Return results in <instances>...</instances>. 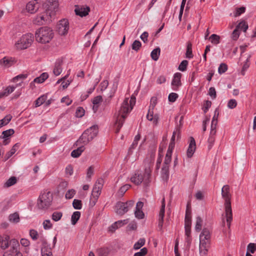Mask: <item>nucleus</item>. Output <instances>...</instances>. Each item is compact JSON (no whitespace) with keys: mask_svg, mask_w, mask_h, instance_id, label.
Returning a JSON list of instances; mask_svg holds the SVG:
<instances>
[{"mask_svg":"<svg viewBox=\"0 0 256 256\" xmlns=\"http://www.w3.org/2000/svg\"><path fill=\"white\" fill-rule=\"evenodd\" d=\"M136 103V97L132 95L129 101L128 98H126L121 106L117 116L115 123L116 128V132L118 133L120 128L123 125L125 118L127 117L128 114L132 109L133 106Z\"/></svg>","mask_w":256,"mask_h":256,"instance_id":"obj_1","label":"nucleus"},{"mask_svg":"<svg viewBox=\"0 0 256 256\" xmlns=\"http://www.w3.org/2000/svg\"><path fill=\"white\" fill-rule=\"evenodd\" d=\"M222 195L224 199V211L227 226L230 228V224L232 220V213L231 206V194H230V188L228 185L224 186L222 189Z\"/></svg>","mask_w":256,"mask_h":256,"instance_id":"obj_2","label":"nucleus"},{"mask_svg":"<svg viewBox=\"0 0 256 256\" xmlns=\"http://www.w3.org/2000/svg\"><path fill=\"white\" fill-rule=\"evenodd\" d=\"M98 126L96 125L92 126L84 131L80 138L75 142L76 146H84L88 144L98 134Z\"/></svg>","mask_w":256,"mask_h":256,"instance_id":"obj_3","label":"nucleus"},{"mask_svg":"<svg viewBox=\"0 0 256 256\" xmlns=\"http://www.w3.org/2000/svg\"><path fill=\"white\" fill-rule=\"evenodd\" d=\"M98 126L96 125L92 126L84 131L80 138L75 142L76 146H84L88 144L98 134Z\"/></svg>","mask_w":256,"mask_h":256,"instance_id":"obj_4","label":"nucleus"},{"mask_svg":"<svg viewBox=\"0 0 256 256\" xmlns=\"http://www.w3.org/2000/svg\"><path fill=\"white\" fill-rule=\"evenodd\" d=\"M36 40L40 43H48L54 37L52 30L48 27H41L38 30L35 34Z\"/></svg>","mask_w":256,"mask_h":256,"instance_id":"obj_5","label":"nucleus"},{"mask_svg":"<svg viewBox=\"0 0 256 256\" xmlns=\"http://www.w3.org/2000/svg\"><path fill=\"white\" fill-rule=\"evenodd\" d=\"M151 170L150 167L145 168L144 176L139 171H136L134 174L131 177L130 180L136 185L140 184L144 180L145 185L147 186L150 182Z\"/></svg>","mask_w":256,"mask_h":256,"instance_id":"obj_6","label":"nucleus"},{"mask_svg":"<svg viewBox=\"0 0 256 256\" xmlns=\"http://www.w3.org/2000/svg\"><path fill=\"white\" fill-rule=\"evenodd\" d=\"M52 200V195L50 192L41 194L38 200L37 206L40 209L48 208Z\"/></svg>","mask_w":256,"mask_h":256,"instance_id":"obj_7","label":"nucleus"},{"mask_svg":"<svg viewBox=\"0 0 256 256\" xmlns=\"http://www.w3.org/2000/svg\"><path fill=\"white\" fill-rule=\"evenodd\" d=\"M134 204V201L133 200H128L126 202H118L115 206V212L118 215L122 216L132 208Z\"/></svg>","mask_w":256,"mask_h":256,"instance_id":"obj_8","label":"nucleus"},{"mask_svg":"<svg viewBox=\"0 0 256 256\" xmlns=\"http://www.w3.org/2000/svg\"><path fill=\"white\" fill-rule=\"evenodd\" d=\"M34 38L32 34H24L16 44L15 46L18 50L26 49L32 44Z\"/></svg>","mask_w":256,"mask_h":256,"instance_id":"obj_9","label":"nucleus"},{"mask_svg":"<svg viewBox=\"0 0 256 256\" xmlns=\"http://www.w3.org/2000/svg\"><path fill=\"white\" fill-rule=\"evenodd\" d=\"M51 10L48 8L44 12L37 16L34 20V23L36 24L41 26L49 23L51 21V18L52 16Z\"/></svg>","mask_w":256,"mask_h":256,"instance_id":"obj_10","label":"nucleus"},{"mask_svg":"<svg viewBox=\"0 0 256 256\" xmlns=\"http://www.w3.org/2000/svg\"><path fill=\"white\" fill-rule=\"evenodd\" d=\"M58 32L59 34L65 36L69 30V22L68 20L63 19L59 21L57 26Z\"/></svg>","mask_w":256,"mask_h":256,"instance_id":"obj_11","label":"nucleus"},{"mask_svg":"<svg viewBox=\"0 0 256 256\" xmlns=\"http://www.w3.org/2000/svg\"><path fill=\"white\" fill-rule=\"evenodd\" d=\"M182 74L180 72H176L174 76V78L172 82V90H177L179 86L182 85L181 78Z\"/></svg>","mask_w":256,"mask_h":256,"instance_id":"obj_12","label":"nucleus"},{"mask_svg":"<svg viewBox=\"0 0 256 256\" xmlns=\"http://www.w3.org/2000/svg\"><path fill=\"white\" fill-rule=\"evenodd\" d=\"M75 6L74 12L76 14L81 17L87 16L90 11V8L87 6L84 7L83 6Z\"/></svg>","mask_w":256,"mask_h":256,"instance_id":"obj_13","label":"nucleus"},{"mask_svg":"<svg viewBox=\"0 0 256 256\" xmlns=\"http://www.w3.org/2000/svg\"><path fill=\"white\" fill-rule=\"evenodd\" d=\"M196 149V141L192 136L190 138V143L186 152V156L188 158H191Z\"/></svg>","mask_w":256,"mask_h":256,"instance_id":"obj_14","label":"nucleus"},{"mask_svg":"<svg viewBox=\"0 0 256 256\" xmlns=\"http://www.w3.org/2000/svg\"><path fill=\"white\" fill-rule=\"evenodd\" d=\"M143 206L144 203L142 202H138L136 204L134 215L138 219H142L144 218V214L142 210Z\"/></svg>","mask_w":256,"mask_h":256,"instance_id":"obj_15","label":"nucleus"},{"mask_svg":"<svg viewBox=\"0 0 256 256\" xmlns=\"http://www.w3.org/2000/svg\"><path fill=\"white\" fill-rule=\"evenodd\" d=\"M164 209H165V200L164 198H163L162 201V206L161 208L159 213V220H158V228L162 230L163 222H164Z\"/></svg>","mask_w":256,"mask_h":256,"instance_id":"obj_16","label":"nucleus"},{"mask_svg":"<svg viewBox=\"0 0 256 256\" xmlns=\"http://www.w3.org/2000/svg\"><path fill=\"white\" fill-rule=\"evenodd\" d=\"M46 10H48L50 8L52 12V14L53 16L54 14V10L57 8L58 6V0H50L46 3L45 4Z\"/></svg>","mask_w":256,"mask_h":256,"instance_id":"obj_17","label":"nucleus"},{"mask_svg":"<svg viewBox=\"0 0 256 256\" xmlns=\"http://www.w3.org/2000/svg\"><path fill=\"white\" fill-rule=\"evenodd\" d=\"M38 9V4L36 0L28 2L26 6V10L31 14L35 12Z\"/></svg>","mask_w":256,"mask_h":256,"instance_id":"obj_18","label":"nucleus"},{"mask_svg":"<svg viewBox=\"0 0 256 256\" xmlns=\"http://www.w3.org/2000/svg\"><path fill=\"white\" fill-rule=\"evenodd\" d=\"M62 60H58L55 64L54 68L53 70V73L56 76L60 75L62 72Z\"/></svg>","mask_w":256,"mask_h":256,"instance_id":"obj_19","label":"nucleus"},{"mask_svg":"<svg viewBox=\"0 0 256 256\" xmlns=\"http://www.w3.org/2000/svg\"><path fill=\"white\" fill-rule=\"evenodd\" d=\"M147 119L150 121H153V123L156 125L158 123V114H155L153 116V112L150 110V109H149L148 111V113L146 116Z\"/></svg>","mask_w":256,"mask_h":256,"instance_id":"obj_20","label":"nucleus"},{"mask_svg":"<svg viewBox=\"0 0 256 256\" xmlns=\"http://www.w3.org/2000/svg\"><path fill=\"white\" fill-rule=\"evenodd\" d=\"M78 148L73 150L71 152V156L73 158L79 157L82 153L84 150L85 148L83 146H78Z\"/></svg>","mask_w":256,"mask_h":256,"instance_id":"obj_21","label":"nucleus"},{"mask_svg":"<svg viewBox=\"0 0 256 256\" xmlns=\"http://www.w3.org/2000/svg\"><path fill=\"white\" fill-rule=\"evenodd\" d=\"M10 248L12 251H14V252H18V248L20 246V244L18 240L16 239H12L10 241Z\"/></svg>","mask_w":256,"mask_h":256,"instance_id":"obj_22","label":"nucleus"},{"mask_svg":"<svg viewBox=\"0 0 256 256\" xmlns=\"http://www.w3.org/2000/svg\"><path fill=\"white\" fill-rule=\"evenodd\" d=\"M210 235L208 230L206 228H204L202 230L200 236V240H208L210 239Z\"/></svg>","mask_w":256,"mask_h":256,"instance_id":"obj_23","label":"nucleus"},{"mask_svg":"<svg viewBox=\"0 0 256 256\" xmlns=\"http://www.w3.org/2000/svg\"><path fill=\"white\" fill-rule=\"evenodd\" d=\"M48 77V74L47 72H43L40 76L35 78L33 81L34 82L41 84L44 82Z\"/></svg>","mask_w":256,"mask_h":256,"instance_id":"obj_24","label":"nucleus"},{"mask_svg":"<svg viewBox=\"0 0 256 256\" xmlns=\"http://www.w3.org/2000/svg\"><path fill=\"white\" fill-rule=\"evenodd\" d=\"M42 256H53L51 248L45 246L41 248Z\"/></svg>","mask_w":256,"mask_h":256,"instance_id":"obj_25","label":"nucleus"},{"mask_svg":"<svg viewBox=\"0 0 256 256\" xmlns=\"http://www.w3.org/2000/svg\"><path fill=\"white\" fill-rule=\"evenodd\" d=\"M10 236H6L4 238H2L0 242V247L2 248L5 250L8 248L10 244L9 242Z\"/></svg>","mask_w":256,"mask_h":256,"instance_id":"obj_26","label":"nucleus"},{"mask_svg":"<svg viewBox=\"0 0 256 256\" xmlns=\"http://www.w3.org/2000/svg\"><path fill=\"white\" fill-rule=\"evenodd\" d=\"M17 182V178L15 176H11L4 184L5 188H8L16 184Z\"/></svg>","mask_w":256,"mask_h":256,"instance_id":"obj_27","label":"nucleus"},{"mask_svg":"<svg viewBox=\"0 0 256 256\" xmlns=\"http://www.w3.org/2000/svg\"><path fill=\"white\" fill-rule=\"evenodd\" d=\"M80 212L78 211L74 212L71 218V222L72 224L73 225H74L76 224L78 220L80 219Z\"/></svg>","mask_w":256,"mask_h":256,"instance_id":"obj_28","label":"nucleus"},{"mask_svg":"<svg viewBox=\"0 0 256 256\" xmlns=\"http://www.w3.org/2000/svg\"><path fill=\"white\" fill-rule=\"evenodd\" d=\"M162 177L164 179L167 180L169 176V166H168L163 165L162 169Z\"/></svg>","mask_w":256,"mask_h":256,"instance_id":"obj_29","label":"nucleus"},{"mask_svg":"<svg viewBox=\"0 0 256 256\" xmlns=\"http://www.w3.org/2000/svg\"><path fill=\"white\" fill-rule=\"evenodd\" d=\"M160 50L159 48L154 49L151 52L150 56L152 59L155 61L158 59Z\"/></svg>","mask_w":256,"mask_h":256,"instance_id":"obj_30","label":"nucleus"},{"mask_svg":"<svg viewBox=\"0 0 256 256\" xmlns=\"http://www.w3.org/2000/svg\"><path fill=\"white\" fill-rule=\"evenodd\" d=\"M236 28L239 30L240 29L242 30L244 32H246V30L248 29V26L244 20H242L236 26Z\"/></svg>","mask_w":256,"mask_h":256,"instance_id":"obj_31","label":"nucleus"},{"mask_svg":"<svg viewBox=\"0 0 256 256\" xmlns=\"http://www.w3.org/2000/svg\"><path fill=\"white\" fill-rule=\"evenodd\" d=\"M186 56V57L188 58H191L193 57L192 52V44L190 42L187 44Z\"/></svg>","mask_w":256,"mask_h":256,"instance_id":"obj_32","label":"nucleus"},{"mask_svg":"<svg viewBox=\"0 0 256 256\" xmlns=\"http://www.w3.org/2000/svg\"><path fill=\"white\" fill-rule=\"evenodd\" d=\"M12 118V116L10 114H8L6 115L3 119L0 120V128L8 124Z\"/></svg>","mask_w":256,"mask_h":256,"instance_id":"obj_33","label":"nucleus"},{"mask_svg":"<svg viewBox=\"0 0 256 256\" xmlns=\"http://www.w3.org/2000/svg\"><path fill=\"white\" fill-rule=\"evenodd\" d=\"M202 220L200 216H197L196 218V224L195 226V230L199 232L202 229Z\"/></svg>","mask_w":256,"mask_h":256,"instance_id":"obj_34","label":"nucleus"},{"mask_svg":"<svg viewBox=\"0 0 256 256\" xmlns=\"http://www.w3.org/2000/svg\"><path fill=\"white\" fill-rule=\"evenodd\" d=\"M14 133V130L12 129H9L4 131H3L2 132V136H0V138H6L12 135Z\"/></svg>","mask_w":256,"mask_h":256,"instance_id":"obj_35","label":"nucleus"},{"mask_svg":"<svg viewBox=\"0 0 256 256\" xmlns=\"http://www.w3.org/2000/svg\"><path fill=\"white\" fill-rule=\"evenodd\" d=\"M209 39L212 44H217L220 43V36L216 34H212Z\"/></svg>","mask_w":256,"mask_h":256,"instance_id":"obj_36","label":"nucleus"},{"mask_svg":"<svg viewBox=\"0 0 256 256\" xmlns=\"http://www.w3.org/2000/svg\"><path fill=\"white\" fill-rule=\"evenodd\" d=\"M62 216V213L60 212H54L52 215V218L55 222L60 220Z\"/></svg>","mask_w":256,"mask_h":256,"instance_id":"obj_37","label":"nucleus"},{"mask_svg":"<svg viewBox=\"0 0 256 256\" xmlns=\"http://www.w3.org/2000/svg\"><path fill=\"white\" fill-rule=\"evenodd\" d=\"M130 185L126 184L122 186L119 190L118 194L120 196H122L124 193L130 188Z\"/></svg>","mask_w":256,"mask_h":256,"instance_id":"obj_38","label":"nucleus"},{"mask_svg":"<svg viewBox=\"0 0 256 256\" xmlns=\"http://www.w3.org/2000/svg\"><path fill=\"white\" fill-rule=\"evenodd\" d=\"M141 47L142 44L138 40H135L132 44V48L136 52H138Z\"/></svg>","mask_w":256,"mask_h":256,"instance_id":"obj_39","label":"nucleus"},{"mask_svg":"<svg viewBox=\"0 0 256 256\" xmlns=\"http://www.w3.org/2000/svg\"><path fill=\"white\" fill-rule=\"evenodd\" d=\"M145 239L144 238H140L134 244V250H138L142 246L145 244Z\"/></svg>","mask_w":256,"mask_h":256,"instance_id":"obj_40","label":"nucleus"},{"mask_svg":"<svg viewBox=\"0 0 256 256\" xmlns=\"http://www.w3.org/2000/svg\"><path fill=\"white\" fill-rule=\"evenodd\" d=\"M101 193V190H98L96 187L94 186L92 190V195L94 198L95 200H97L98 198Z\"/></svg>","mask_w":256,"mask_h":256,"instance_id":"obj_41","label":"nucleus"},{"mask_svg":"<svg viewBox=\"0 0 256 256\" xmlns=\"http://www.w3.org/2000/svg\"><path fill=\"white\" fill-rule=\"evenodd\" d=\"M46 100V96L44 95L39 97L37 100L35 101V106L36 107H38L42 104Z\"/></svg>","mask_w":256,"mask_h":256,"instance_id":"obj_42","label":"nucleus"},{"mask_svg":"<svg viewBox=\"0 0 256 256\" xmlns=\"http://www.w3.org/2000/svg\"><path fill=\"white\" fill-rule=\"evenodd\" d=\"M72 206L74 209L80 210L82 208V201L79 200L74 199L72 202Z\"/></svg>","mask_w":256,"mask_h":256,"instance_id":"obj_43","label":"nucleus"},{"mask_svg":"<svg viewBox=\"0 0 256 256\" xmlns=\"http://www.w3.org/2000/svg\"><path fill=\"white\" fill-rule=\"evenodd\" d=\"M188 64V62L186 60H182L178 66V69L182 72H184L186 70Z\"/></svg>","mask_w":256,"mask_h":256,"instance_id":"obj_44","label":"nucleus"},{"mask_svg":"<svg viewBox=\"0 0 256 256\" xmlns=\"http://www.w3.org/2000/svg\"><path fill=\"white\" fill-rule=\"evenodd\" d=\"M9 220L13 222H18L20 220L19 215L17 213L11 214L9 216Z\"/></svg>","mask_w":256,"mask_h":256,"instance_id":"obj_45","label":"nucleus"},{"mask_svg":"<svg viewBox=\"0 0 256 256\" xmlns=\"http://www.w3.org/2000/svg\"><path fill=\"white\" fill-rule=\"evenodd\" d=\"M228 70V66L224 63H222L220 64L218 68V72L220 74H222Z\"/></svg>","mask_w":256,"mask_h":256,"instance_id":"obj_46","label":"nucleus"},{"mask_svg":"<svg viewBox=\"0 0 256 256\" xmlns=\"http://www.w3.org/2000/svg\"><path fill=\"white\" fill-rule=\"evenodd\" d=\"M240 35V30L237 29L236 28L234 30L232 34L231 38L234 40H236Z\"/></svg>","mask_w":256,"mask_h":256,"instance_id":"obj_47","label":"nucleus"},{"mask_svg":"<svg viewBox=\"0 0 256 256\" xmlns=\"http://www.w3.org/2000/svg\"><path fill=\"white\" fill-rule=\"evenodd\" d=\"M85 110L82 107L78 108L76 112V116L78 118H82L84 114Z\"/></svg>","mask_w":256,"mask_h":256,"instance_id":"obj_48","label":"nucleus"},{"mask_svg":"<svg viewBox=\"0 0 256 256\" xmlns=\"http://www.w3.org/2000/svg\"><path fill=\"white\" fill-rule=\"evenodd\" d=\"M247 251L254 254L256 251V243H250L247 246Z\"/></svg>","mask_w":256,"mask_h":256,"instance_id":"obj_49","label":"nucleus"},{"mask_svg":"<svg viewBox=\"0 0 256 256\" xmlns=\"http://www.w3.org/2000/svg\"><path fill=\"white\" fill-rule=\"evenodd\" d=\"M246 11V8L244 6H242L240 8H236V12L234 14V17H237L240 16L242 14L244 13Z\"/></svg>","mask_w":256,"mask_h":256,"instance_id":"obj_50","label":"nucleus"},{"mask_svg":"<svg viewBox=\"0 0 256 256\" xmlns=\"http://www.w3.org/2000/svg\"><path fill=\"white\" fill-rule=\"evenodd\" d=\"M98 256H108V252L106 248H100L98 250Z\"/></svg>","mask_w":256,"mask_h":256,"instance_id":"obj_51","label":"nucleus"},{"mask_svg":"<svg viewBox=\"0 0 256 256\" xmlns=\"http://www.w3.org/2000/svg\"><path fill=\"white\" fill-rule=\"evenodd\" d=\"M30 236L34 240H36L38 238V232L34 229L30 230Z\"/></svg>","mask_w":256,"mask_h":256,"instance_id":"obj_52","label":"nucleus"},{"mask_svg":"<svg viewBox=\"0 0 256 256\" xmlns=\"http://www.w3.org/2000/svg\"><path fill=\"white\" fill-rule=\"evenodd\" d=\"M237 106V102L236 100L231 99L228 100V107L229 108L233 109L235 108Z\"/></svg>","mask_w":256,"mask_h":256,"instance_id":"obj_53","label":"nucleus"},{"mask_svg":"<svg viewBox=\"0 0 256 256\" xmlns=\"http://www.w3.org/2000/svg\"><path fill=\"white\" fill-rule=\"evenodd\" d=\"M103 185H104V180L102 178H99L96 180L94 186L96 187L97 188V189H98V190H102V189L103 187Z\"/></svg>","mask_w":256,"mask_h":256,"instance_id":"obj_54","label":"nucleus"},{"mask_svg":"<svg viewBox=\"0 0 256 256\" xmlns=\"http://www.w3.org/2000/svg\"><path fill=\"white\" fill-rule=\"evenodd\" d=\"M148 253V249L146 248H143L140 252L135 253L134 256H144Z\"/></svg>","mask_w":256,"mask_h":256,"instance_id":"obj_55","label":"nucleus"},{"mask_svg":"<svg viewBox=\"0 0 256 256\" xmlns=\"http://www.w3.org/2000/svg\"><path fill=\"white\" fill-rule=\"evenodd\" d=\"M178 94L174 92H172L169 94L168 96V100L170 102H174L178 98Z\"/></svg>","mask_w":256,"mask_h":256,"instance_id":"obj_56","label":"nucleus"},{"mask_svg":"<svg viewBox=\"0 0 256 256\" xmlns=\"http://www.w3.org/2000/svg\"><path fill=\"white\" fill-rule=\"evenodd\" d=\"M214 136L215 135H212V134H210V137L208 139V148L209 150L211 149V148H212V146L214 142V141H215Z\"/></svg>","mask_w":256,"mask_h":256,"instance_id":"obj_57","label":"nucleus"},{"mask_svg":"<svg viewBox=\"0 0 256 256\" xmlns=\"http://www.w3.org/2000/svg\"><path fill=\"white\" fill-rule=\"evenodd\" d=\"M200 248H208L209 246L208 240H200Z\"/></svg>","mask_w":256,"mask_h":256,"instance_id":"obj_58","label":"nucleus"},{"mask_svg":"<svg viewBox=\"0 0 256 256\" xmlns=\"http://www.w3.org/2000/svg\"><path fill=\"white\" fill-rule=\"evenodd\" d=\"M212 106V102L210 100H207L205 102L204 107H203V110L204 113H206L208 108L211 106Z\"/></svg>","mask_w":256,"mask_h":256,"instance_id":"obj_59","label":"nucleus"},{"mask_svg":"<svg viewBox=\"0 0 256 256\" xmlns=\"http://www.w3.org/2000/svg\"><path fill=\"white\" fill-rule=\"evenodd\" d=\"M44 228L45 230H48L52 227V224H51L49 220H46L43 222Z\"/></svg>","mask_w":256,"mask_h":256,"instance_id":"obj_60","label":"nucleus"},{"mask_svg":"<svg viewBox=\"0 0 256 256\" xmlns=\"http://www.w3.org/2000/svg\"><path fill=\"white\" fill-rule=\"evenodd\" d=\"M208 94L213 98H216V93L214 88L211 87L209 89Z\"/></svg>","mask_w":256,"mask_h":256,"instance_id":"obj_61","label":"nucleus"},{"mask_svg":"<svg viewBox=\"0 0 256 256\" xmlns=\"http://www.w3.org/2000/svg\"><path fill=\"white\" fill-rule=\"evenodd\" d=\"M120 222H116L112 224L108 228V230L111 232H114L115 230L118 228V223Z\"/></svg>","mask_w":256,"mask_h":256,"instance_id":"obj_62","label":"nucleus"},{"mask_svg":"<svg viewBox=\"0 0 256 256\" xmlns=\"http://www.w3.org/2000/svg\"><path fill=\"white\" fill-rule=\"evenodd\" d=\"M192 218L185 217L184 228H191Z\"/></svg>","mask_w":256,"mask_h":256,"instance_id":"obj_63","label":"nucleus"},{"mask_svg":"<svg viewBox=\"0 0 256 256\" xmlns=\"http://www.w3.org/2000/svg\"><path fill=\"white\" fill-rule=\"evenodd\" d=\"M128 228L130 230H136L137 228V224L136 222H132L128 224Z\"/></svg>","mask_w":256,"mask_h":256,"instance_id":"obj_64","label":"nucleus"}]
</instances>
